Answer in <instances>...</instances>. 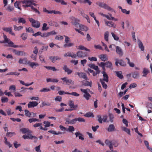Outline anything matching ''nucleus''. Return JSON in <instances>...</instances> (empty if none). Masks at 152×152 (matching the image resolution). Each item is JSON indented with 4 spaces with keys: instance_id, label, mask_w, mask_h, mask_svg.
I'll return each instance as SVG.
<instances>
[{
    "instance_id": "54",
    "label": "nucleus",
    "mask_w": 152,
    "mask_h": 152,
    "mask_svg": "<svg viewBox=\"0 0 152 152\" xmlns=\"http://www.w3.org/2000/svg\"><path fill=\"white\" fill-rule=\"evenodd\" d=\"M75 130V128L73 126H69L68 129H67L66 131H68L70 132H72Z\"/></svg>"
},
{
    "instance_id": "34",
    "label": "nucleus",
    "mask_w": 152,
    "mask_h": 152,
    "mask_svg": "<svg viewBox=\"0 0 152 152\" xmlns=\"http://www.w3.org/2000/svg\"><path fill=\"white\" fill-rule=\"evenodd\" d=\"M105 66L106 67L113 69L112 64L111 62L108 61L105 62Z\"/></svg>"
},
{
    "instance_id": "22",
    "label": "nucleus",
    "mask_w": 152,
    "mask_h": 152,
    "mask_svg": "<svg viewBox=\"0 0 152 152\" xmlns=\"http://www.w3.org/2000/svg\"><path fill=\"white\" fill-rule=\"evenodd\" d=\"M75 134L76 137L78 136L79 139L83 141L84 140V138L83 137V134L80 133L79 132L75 133Z\"/></svg>"
},
{
    "instance_id": "41",
    "label": "nucleus",
    "mask_w": 152,
    "mask_h": 152,
    "mask_svg": "<svg viewBox=\"0 0 152 152\" xmlns=\"http://www.w3.org/2000/svg\"><path fill=\"white\" fill-rule=\"evenodd\" d=\"M78 49H79V50H84L86 51H90V50L89 49L85 47L84 46H83V45L79 46H78Z\"/></svg>"
},
{
    "instance_id": "39",
    "label": "nucleus",
    "mask_w": 152,
    "mask_h": 152,
    "mask_svg": "<svg viewBox=\"0 0 152 152\" xmlns=\"http://www.w3.org/2000/svg\"><path fill=\"white\" fill-rule=\"evenodd\" d=\"M25 115L28 117H32L31 112H30L27 110H25Z\"/></svg>"
},
{
    "instance_id": "52",
    "label": "nucleus",
    "mask_w": 152,
    "mask_h": 152,
    "mask_svg": "<svg viewBox=\"0 0 152 152\" xmlns=\"http://www.w3.org/2000/svg\"><path fill=\"white\" fill-rule=\"evenodd\" d=\"M66 94H67L71 95L76 96H80V94L76 92H72L71 93L68 92V93H66Z\"/></svg>"
},
{
    "instance_id": "18",
    "label": "nucleus",
    "mask_w": 152,
    "mask_h": 152,
    "mask_svg": "<svg viewBox=\"0 0 152 152\" xmlns=\"http://www.w3.org/2000/svg\"><path fill=\"white\" fill-rule=\"evenodd\" d=\"M77 74L79 76L80 78H82L83 79L87 80L88 77L86 74L84 72H77Z\"/></svg>"
},
{
    "instance_id": "28",
    "label": "nucleus",
    "mask_w": 152,
    "mask_h": 152,
    "mask_svg": "<svg viewBox=\"0 0 152 152\" xmlns=\"http://www.w3.org/2000/svg\"><path fill=\"white\" fill-rule=\"evenodd\" d=\"M20 131L23 134L25 133H31V131L28 129L23 128L20 129Z\"/></svg>"
},
{
    "instance_id": "47",
    "label": "nucleus",
    "mask_w": 152,
    "mask_h": 152,
    "mask_svg": "<svg viewBox=\"0 0 152 152\" xmlns=\"http://www.w3.org/2000/svg\"><path fill=\"white\" fill-rule=\"evenodd\" d=\"M20 75V73L17 72H10L7 73L6 75H15L18 76Z\"/></svg>"
},
{
    "instance_id": "23",
    "label": "nucleus",
    "mask_w": 152,
    "mask_h": 152,
    "mask_svg": "<svg viewBox=\"0 0 152 152\" xmlns=\"http://www.w3.org/2000/svg\"><path fill=\"white\" fill-rule=\"evenodd\" d=\"M78 27L80 28V30L82 31H86L88 30V28L87 26L81 24H80L78 25Z\"/></svg>"
},
{
    "instance_id": "3",
    "label": "nucleus",
    "mask_w": 152,
    "mask_h": 152,
    "mask_svg": "<svg viewBox=\"0 0 152 152\" xmlns=\"http://www.w3.org/2000/svg\"><path fill=\"white\" fill-rule=\"evenodd\" d=\"M80 91L82 93H84L83 95V97L85 98L86 100H88L90 97L91 96L88 91H89V89L88 88L86 89L80 88Z\"/></svg>"
},
{
    "instance_id": "6",
    "label": "nucleus",
    "mask_w": 152,
    "mask_h": 152,
    "mask_svg": "<svg viewBox=\"0 0 152 152\" xmlns=\"http://www.w3.org/2000/svg\"><path fill=\"white\" fill-rule=\"evenodd\" d=\"M76 57L77 56L79 58H83L86 57L87 56V52H84L82 51H79L77 52Z\"/></svg>"
},
{
    "instance_id": "59",
    "label": "nucleus",
    "mask_w": 152,
    "mask_h": 152,
    "mask_svg": "<svg viewBox=\"0 0 152 152\" xmlns=\"http://www.w3.org/2000/svg\"><path fill=\"white\" fill-rule=\"evenodd\" d=\"M111 34L112 35V37H113L114 39L115 40L118 41L119 40V38L118 37V36L116 35L113 32L111 33Z\"/></svg>"
},
{
    "instance_id": "2",
    "label": "nucleus",
    "mask_w": 152,
    "mask_h": 152,
    "mask_svg": "<svg viewBox=\"0 0 152 152\" xmlns=\"http://www.w3.org/2000/svg\"><path fill=\"white\" fill-rule=\"evenodd\" d=\"M3 37L4 40L3 41H0V43H7L9 45L10 47L14 48L19 47L18 45H15L12 42L10 41V40L7 38L6 35H4Z\"/></svg>"
},
{
    "instance_id": "56",
    "label": "nucleus",
    "mask_w": 152,
    "mask_h": 152,
    "mask_svg": "<svg viewBox=\"0 0 152 152\" xmlns=\"http://www.w3.org/2000/svg\"><path fill=\"white\" fill-rule=\"evenodd\" d=\"M50 14L54 13V14H58L59 15L62 14L61 12L58 11H55L54 10H52L50 11Z\"/></svg>"
},
{
    "instance_id": "63",
    "label": "nucleus",
    "mask_w": 152,
    "mask_h": 152,
    "mask_svg": "<svg viewBox=\"0 0 152 152\" xmlns=\"http://www.w3.org/2000/svg\"><path fill=\"white\" fill-rule=\"evenodd\" d=\"M1 101L3 103L7 102H8V99L7 97H3L1 98Z\"/></svg>"
},
{
    "instance_id": "5",
    "label": "nucleus",
    "mask_w": 152,
    "mask_h": 152,
    "mask_svg": "<svg viewBox=\"0 0 152 152\" xmlns=\"http://www.w3.org/2000/svg\"><path fill=\"white\" fill-rule=\"evenodd\" d=\"M70 19L72 20L71 23L76 28H78V26L80 24L79 22L80 21L79 19L76 18L75 17H72L70 18Z\"/></svg>"
},
{
    "instance_id": "25",
    "label": "nucleus",
    "mask_w": 152,
    "mask_h": 152,
    "mask_svg": "<svg viewBox=\"0 0 152 152\" xmlns=\"http://www.w3.org/2000/svg\"><path fill=\"white\" fill-rule=\"evenodd\" d=\"M105 143L106 145H108L110 150H112L113 147L112 146V141H110L109 140L107 139L105 141Z\"/></svg>"
},
{
    "instance_id": "53",
    "label": "nucleus",
    "mask_w": 152,
    "mask_h": 152,
    "mask_svg": "<svg viewBox=\"0 0 152 152\" xmlns=\"http://www.w3.org/2000/svg\"><path fill=\"white\" fill-rule=\"evenodd\" d=\"M29 122L30 123H31L32 122H34L35 121H39V119H36L35 118H30L28 120Z\"/></svg>"
},
{
    "instance_id": "48",
    "label": "nucleus",
    "mask_w": 152,
    "mask_h": 152,
    "mask_svg": "<svg viewBox=\"0 0 152 152\" xmlns=\"http://www.w3.org/2000/svg\"><path fill=\"white\" fill-rule=\"evenodd\" d=\"M74 45V44L73 43H66L65 44L64 46L65 48L66 47H70L73 46Z\"/></svg>"
},
{
    "instance_id": "50",
    "label": "nucleus",
    "mask_w": 152,
    "mask_h": 152,
    "mask_svg": "<svg viewBox=\"0 0 152 152\" xmlns=\"http://www.w3.org/2000/svg\"><path fill=\"white\" fill-rule=\"evenodd\" d=\"M119 64L122 66H125L126 65V63L123 60H118Z\"/></svg>"
},
{
    "instance_id": "35",
    "label": "nucleus",
    "mask_w": 152,
    "mask_h": 152,
    "mask_svg": "<svg viewBox=\"0 0 152 152\" xmlns=\"http://www.w3.org/2000/svg\"><path fill=\"white\" fill-rule=\"evenodd\" d=\"M49 28V27L48 26L47 24L46 23H44L43 24L42 31H46L48 30Z\"/></svg>"
},
{
    "instance_id": "12",
    "label": "nucleus",
    "mask_w": 152,
    "mask_h": 152,
    "mask_svg": "<svg viewBox=\"0 0 152 152\" xmlns=\"http://www.w3.org/2000/svg\"><path fill=\"white\" fill-rule=\"evenodd\" d=\"M64 57H71L72 58H76V55L73 52H68L66 53H65L64 55Z\"/></svg>"
},
{
    "instance_id": "45",
    "label": "nucleus",
    "mask_w": 152,
    "mask_h": 152,
    "mask_svg": "<svg viewBox=\"0 0 152 152\" xmlns=\"http://www.w3.org/2000/svg\"><path fill=\"white\" fill-rule=\"evenodd\" d=\"M28 36L27 34L26 33H23L21 35V38L23 40H26Z\"/></svg>"
},
{
    "instance_id": "37",
    "label": "nucleus",
    "mask_w": 152,
    "mask_h": 152,
    "mask_svg": "<svg viewBox=\"0 0 152 152\" xmlns=\"http://www.w3.org/2000/svg\"><path fill=\"white\" fill-rule=\"evenodd\" d=\"M21 3V1H16L14 3L15 7L19 9L20 10H21L20 7L19 6L20 4V3Z\"/></svg>"
},
{
    "instance_id": "4",
    "label": "nucleus",
    "mask_w": 152,
    "mask_h": 152,
    "mask_svg": "<svg viewBox=\"0 0 152 152\" xmlns=\"http://www.w3.org/2000/svg\"><path fill=\"white\" fill-rule=\"evenodd\" d=\"M96 4L99 7L103 8L104 9H107L109 11H111L113 10L110 7L105 4L98 1L96 3Z\"/></svg>"
},
{
    "instance_id": "17",
    "label": "nucleus",
    "mask_w": 152,
    "mask_h": 152,
    "mask_svg": "<svg viewBox=\"0 0 152 152\" xmlns=\"http://www.w3.org/2000/svg\"><path fill=\"white\" fill-rule=\"evenodd\" d=\"M102 73L103 74V78L102 79V80L105 81L106 82H108V77L105 71H103L102 72Z\"/></svg>"
},
{
    "instance_id": "64",
    "label": "nucleus",
    "mask_w": 152,
    "mask_h": 152,
    "mask_svg": "<svg viewBox=\"0 0 152 152\" xmlns=\"http://www.w3.org/2000/svg\"><path fill=\"white\" fill-rule=\"evenodd\" d=\"M82 16L84 18H86L87 19V22L88 23H90V20L89 19V16L87 15H86L85 14H84V15H82Z\"/></svg>"
},
{
    "instance_id": "43",
    "label": "nucleus",
    "mask_w": 152,
    "mask_h": 152,
    "mask_svg": "<svg viewBox=\"0 0 152 152\" xmlns=\"http://www.w3.org/2000/svg\"><path fill=\"white\" fill-rule=\"evenodd\" d=\"M51 103L49 102H43L42 103V105L40 106L41 107H42L45 106H50L51 105Z\"/></svg>"
},
{
    "instance_id": "60",
    "label": "nucleus",
    "mask_w": 152,
    "mask_h": 152,
    "mask_svg": "<svg viewBox=\"0 0 152 152\" xmlns=\"http://www.w3.org/2000/svg\"><path fill=\"white\" fill-rule=\"evenodd\" d=\"M55 39H56L61 40H62L64 39V37L62 36L57 35L55 37Z\"/></svg>"
},
{
    "instance_id": "33",
    "label": "nucleus",
    "mask_w": 152,
    "mask_h": 152,
    "mask_svg": "<svg viewBox=\"0 0 152 152\" xmlns=\"http://www.w3.org/2000/svg\"><path fill=\"white\" fill-rule=\"evenodd\" d=\"M88 66L91 68L95 70L99 69L98 67L95 65L94 64H91L88 65Z\"/></svg>"
},
{
    "instance_id": "61",
    "label": "nucleus",
    "mask_w": 152,
    "mask_h": 152,
    "mask_svg": "<svg viewBox=\"0 0 152 152\" xmlns=\"http://www.w3.org/2000/svg\"><path fill=\"white\" fill-rule=\"evenodd\" d=\"M15 133L14 132H9L6 134V135L9 137H11L13 135H15Z\"/></svg>"
},
{
    "instance_id": "46",
    "label": "nucleus",
    "mask_w": 152,
    "mask_h": 152,
    "mask_svg": "<svg viewBox=\"0 0 152 152\" xmlns=\"http://www.w3.org/2000/svg\"><path fill=\"white\" fill-rule=\"evenodd\" d=\"M18 23H22L24 24L26 23V21L25 19L23 18H19L18 19Z\"/></svg>"
},
{
    "instance_id": "49",
    "label": "nucleus",
    "mask_w": 152,
    "mask_h": 152,
    "mask_svg": "<svg viewBox=\"0 0 152 152\" xmlns=\"http://www.w3.org/2000/svg\"><path fill=\"white\" fill-rule=\"evenodd\" d=\"M84 116L87 117H94V116L93 113L90 112L87 113L84 115Z\"/></svg>"
},
{
    "instance_id": "31",
    "label": "nucleus",
    "mask_w": 152,
    "mask_h": 152,
    "mask_svg": "<svg viewBox=\"0 0 152 152\" xmlns=\"http://www.w3.org/2000/svg\"><path fill=\"white\" fill-rule=\"evenodd\" d=\"M117 76L120 79H122L123 78V76L122 75V72L121 71H115Z\"/></svg>"
},
{
    "instance_id": "20",
    "label": "nucleus",
    "mask_w": 152,
    "mask_h": 152,
    "mask_svg": "<svg viewBox=\"0 0 152 152\" xmlns=\"http://www.w3.org/2000/svg\"><path fill=\"white\" fill-rule=\"evenodd\" d=\"M63 69L65 72L67 73L68 75L71 74L72 72V71L68 68L66 65H64Z\"/></svg>"
},
{
    "instance_id": "10",
    "label": "nucleus",
    "mask_w": 152,
    "mask_h": 152,
    "mask_svg": "<svg viewBox=\"0 0 152 152\" xmlns=\"http://www.w3.org/2000/svg\"><path fill=\"white\" fill-rule=\"evenodd\" d=\"M3 30L6 32H9L10 34L12 35L15 36V33L12 32V27H4L3 28Z\"/></svg>"
},
{
    "instance_id": "11",
    "label": "nucleus",
    "mask_w": 152,
    "mask_h": 152,
    "mask_svg": "<svg viewBox=\"0 0 152 152\" xmlns=\"http://www.w3.org/2000/svg\"><path fill=\"white\" fill-rule=\"evenodd\" d=\"M38 103L36 101L30 102L28 104V108L34 107L38 105Z\"/></svg>"
},
{
    "instance_id": "21",
    "label": "nucleus",
    "mask_w": 152,
    "mask_h": 152,
    "mask_svg": "<svg viewBox=\"0 0 152 152\" xmlns=\"http://www.w3.org/2000/svg\"><path fill=\"white\" fill-rule=\"evenodd\" d=\"M107 131L109 132H112L115 130V128L114 125L113 124L110 125L107 128Z\"/></svg>"
},
{
    "instance_id": "7",
    "label": "nucleus",
    "mask_w": 152,
    "mask_h": 152,
    "mask_svg": "<svg viewBox=\"0 0 152 152\" xmlns=\"http://www.w3.org/2000/svg\"><path fill=\"white\" fill-rule=\"evenodd\" d=\"M97 117L98 118L97 121L100 123H102V121L104 122H106L107 118V116L106 115L103 116L102 118L100 115H97Z\"/></svg>"
},
{
    "instance_id": "58",
    "label": "nucleus",
    "mask_w": 152,
    "mask_h": 152,
    "mask_svg": "<svg viewBox=\"0 0 152 152\" xmlns=\"http://www.w3.org/2000/svg\"><path fill=\"white\" fill-rule=\"evenodd\" d=\"M43 123L45 124V126L46 128L50 126V123L48 121H44Z\"/></svg>"
},
{
    "instance_id": "44",
    "label": "nucleus",
    "mask_w": 152,
    "mask_h": 152,
    "mask_svg": "<svg viewBox=\"0 0 152 152\" xmlns=\"http://www.w3.org/2000/svg\"><path fill=\"white\" fill-rule=\"evenodd\" d=\"M56 2L60 3L62 5H66L67 4L66 2H65L64 0H54Z\"/></svg>"
},
{
    "instance_id": "38",
    "label": "nucleus",
    "mask_w": 152,
    "mask_h": 152,
    "mask_svg": "<svg viewBox=\"0 0 152 152\" xmlns=\"http://www.w3.org/2000/svg\"><path fill=\"white\" fill-rule=\"evenodd\" d=\"M121 129L122 130L128 134L130 135V131L129 129L125 127H122Z\"/></svg>"
},
{
    "instance_id": "55",
    "label": "nucleus",
    "mask_w": 152,
    "mask_h": 152,
    "mask_svg": "<svg viewBox=\"0 0 152 152\" xmlns=\"http://www.w3.org/2000/svg\"><path fill=\"white\" fill-rule=\"evenodd\" d=\"M112 146H114L115 147H117L118 145V142L115 140H113L112 141Z\"/></svg>"
},
{
    "instance_id": "62",
    "label": "nucleus",
    "mask_w": 152,
    "mask_h": 152,
    "mask_svg": "<svg viewBox=\"0 0 152 152\" xmlns=\"http://www.w3.org/2000/svg\"><path fill=\"white\" fill-rule=\"evenodd\" d=\"M50 91V89L49 88H44L43 89L40 90L39 91L40 92H47L49 91Z\"/></svg>"
},
{
    "instance_id": "14",
    "label": "nucleus",
    "mask_w": 152,
    "mask_h": 152,
    "mask_svg": "<svg viewBox=\"0 0 152 152\" xmlns=\"http://www.w3.org/2000/svg\"><path fill=\"white\" fill-rule=\"evenodd\" d=\"M116 51L120 57L122 56L123 55V52L122 49L119 46L116 47Z\"/></svg>"
},
{
    "instance_id": "1",
    "label": "nucleus",
    "mask_w": 152,
    "mask_h": 152,
    "mask_svg": "<svg viewBox=\"0 0 152 152\" xmlns=\"http://www.w3.org/2000/svg\"><path fill=\"white\" fill-rule=\"evenodd\" d=\"M32 1L33 0H24L21 1V3L24 4L23 6L24 7H31L32 11L37 13L39 15H40V12L37 9L34 8L33 6H32Z\"/></svg>"
},
{
    "instance_id": "27",
    "label": "nucleus",
    "mask_w": 152,
    "mask_h": 152,
    "mask_svg": "<svg viewBox=\"0 0 152 152\" xmlns=\"http://www.w3.org/2000/svg\"><path fill=\"white\" fill-rule=\"evenodd\" d=\"M105 24L107 25L109 27H112L114 28H115L116 25L112 21H106L105 22Z\"/></svg>"
},
{
    "instance_id": "32",
    "label": "nucleus",
    "mask_w": 152,
    "mask_h": 152,
    "mask_svg": "<svg viewBox=\"0 0 152 152\" xmlns=\"http://www.w3.org/2000/svg\"><path fill=\"white\" fill-rule=\"evenodd\" d=\"M118 7L121 10V12L124 13L127 15L129 14L130 13V11H127L125 9H123L122 7L120 6H119Z\"/></svg>"
},
{
    "instance_id": "36",
    "label": "nucleus",
    "mask_w": 152,
    "mask_h": 152,
    "mask_svg": "<svg viewBox=\"0 0 152 152\" xmlns=\"http://www.w3.org/2000/svg\"><path fill=\"white\" fill-rule=\"evenodd\" d=\"M138 46L139 48H140L141 50L142 51L144 50V46L142 42L140 40H139Z\"/></svg>"
},
{
    "instance_id": "57",
    "label": "nucleus",
    "mask_w": 152,
    "mask_h": 152,
    "mask_svg": "<svg viewBox=\"0 0 152 152\" xmlns=\"http://www.w3.org/2000/svg\"><path fill=\"white\" fill-rule=\"evenodd\" d=\"M30 133H28V139H32L33 138L35 140H37L38 138L37 137H36L34 136H32L30 134Z\"/></svg>"
},
{
    "instance_id": "42",
    "label": "nucleus",
    "mask_w": 152,
    "mask_h": 152,
    "mask_svg": "<svg viewBox=\"0 0 152 152\" xmlns=\"http://www.w3.org/2000/svg\"><path fill=\"white\" fill-rule=\"evenodd\" d=\"M100 81L102 84V87L104 88L105 89H107V85L104 82V81L102 80V79H100Z\"/></svg>"
},
{
    "instance_id": "29",
    "label": "nucleus",
    "mask_w": 152,
    "mask_h": 152,
    "mask_svg": "<svg viewBox=\"0 0 152 152\" xmlns=\"http://www.w3.org/2000/svg\"><path fill=\"white\" fill-rule=\"evenodd\" d=\"M149 72L148 69L146 68H144L142 72L143 74V75L142 76V77H146L147 75L149 73Z\"/></svg>"
},
{
    "instance_id": "51",
    "label": "nucleus",
    "mask_w": 152,
    "mask_h": 152,
    "mask_svg": "<svg viewBox=\"0 0 152 152\" xmlns=\"http://www.w3.org/2000/svg\"><path fill=\"white\" fill-rule=\"evenodd\" d=\"M108 36L109 32L107 31L105 33L104 35V39L107 42L108 41Z\"/></svg>"
},
{
    "instance_id": "24",
    "label": "nucleus",
    "mask_w": 152,
    "mask_h": 152,
    "mask_svg": "<svg viewBox=\"0 0 152 152\" xmlns=\"http://www.w3.org/2000/svg\"><path fill=\"white\" fill-rule=\"evenodd\" d=\"M132 77L134 79L138 78L139 76V74L137 71H135L132 73Z\"/></svg>"
},
{
    "instance_id": "15",
    "label": "nucleus",
    "mask_w": 152,
    "mask_h": 152,
    "mask_svg": "<svg viewBox=\"0 0 152 152\" xmlns=\"http://www.w3.org/2000/svg\"><path fill=\"white\" fill-rule=\"evenodd\" d=\"M52 63H54L57 60H59L61 59V58L58 56H50L49 57Z\"/></svg>"
},
{
    "instance_id": "8",
    "label": "nucleus",
    "mask_w": 152,
    "mask_h": 152,
    "mask_svg": "<svg viewBox=\"0 0 152 152\" xmlns=\"http://www.w3.org/2000/svg\"><path fill=\"white\" fill-rule=\"evenodd\" d=\"M12 52L15 53L16 55L20 56H25L26 55V53L23 51H20L17 50L15 49H12Z\"/></svg>"
},
{
    "instance_id": "30",
    "label": "nucleus",
    "mask_w": 152,
    "mask_h": 152,
    "mask_svg": "<svg viewBox=\"0 0 152 152\" xmlns=\"http://www.w3.org/2000/svg\"><path fill=\"white\" fill-rule=\"evenodd\" d=\"M27 59L26 58H24L22 59L20 58L19 60L18 63L20 64H27Z\"/></svg>"
},
{
    "instance_id": "40",
    "label": "nucleus",
    "mask_w": 152,
    "mask_h": 152,
    "mask_svg": "<svg viewBox=\"0 0 152 152\" xmlns=\"http://www.w3.org/2000/svg\"><path fill=\"white\" fill-rule=\"evenodd\" d=\"M13 27L14 30L15 31H19L22 29L23 28V27L22 26H20L19 27H17L16 25H14Z\"/></svg>"
},
{
    "instance_id": "26",
    "label": "nucleus",
    "mask_w": 152,
    "mask_h": 152,
    "mask_svg": "<svg viewBox=\"0 0 152 152\" xmlns=\"http://www.w3.org/2000/svg\"><path fill=\"white\" fill-rule=\"evenodd\" d=\"M40 23L39 21L36 20L32 24V26L36 28H39L40 27Z\"/></svg>"
},
{
    "instance_id": "19",
    "label": "nucleus",
    "mask_w": 152,
    "mask_h": 152,
    "mask_svg": "<svg viewBox=\"0 0 152 152\" xmlns=\"http://www.w3.org/2000/svg\"><path fill=\"white\" fill-rule=\"evenodd\" d=\"M82 83L83 85L85 86H90L91 87L92 86V82H89L86 80H83L82 81Z\"/></svg>"
},
{
    "instance_id": "9",
    "label": "nucleus",
    "mask_w": 152,
    "mask_h": 152,
    "mask_svg": "<svg viewBox=\"0 0 152 152\" xmlns=\"http://www.w3.org/2000/svg\"><path fill=\"white\" fill-rule=\"evenodd\" d=\"M61 79L63 81V83H64L65 82L66 84L67 85H69L71 84H73L74 82L71 79H68L66 77L61 78Z\"/></svg>"
},
{
    "instance_id": "16",
    "label": "nucleus",
    "mask_w": 152,
    "mask_h": 152,
    "mask_svg": "<svg viewBox=\"0 0 152 152\" xmlns=\"http://www.w3.org/2000/svg\"><path fill=\"white\" fill-rule=\"evenodd\" d=\"M99 57L103 61H105L108 59L107 56L106 54H101L99 56Z\"/></svg>"
},
{
    "instance_id": "13",
    "label": "nucleus",
    "mask_w": 152,
    "mask_h": 152,
    "mask_svg": "<svg viewBox=\"0 0 152 152\" xmlns=\"http://www.w3.org/2000/svg\"><path fill=\"white\" fill-rule=\"evenodd\" d=\"M27 64L28 65L32 68L34 69H35L36 67L39 66V64L38 63L31 62L30 61L27 62Z\"/></svg>"
}]
</instances>
